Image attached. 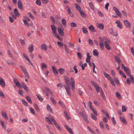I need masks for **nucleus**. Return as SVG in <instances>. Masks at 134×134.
<instances>
[{
    "label": "nucleus",
    "instance_id": "f257e3e1",
    "mask_svg": "<svg viewBox=\"0 0 134 134\" xmlns=\"http://www.w3.org/2000/svg\"><path fill=\"white\" fill-rule=\"evenodd\" d=\"M121 67L122 68L124 69V71L127 75L130 76L131 75L130 70L128 68L126 67L123 64H121Z\"/></svg>",
    "mask_w": 134,
    "mask_h": 134
},
{
    "label": "nucleus",
    "instance_id": "f03ea898",
    "mask_svg": "<svg viewBox=\"0 0 134 134\" xmlns=\"http://www.w3.org/2000/svg\"><path fill=\"white\" fill-rule=\"evenodd\" d=\"M64 87L68 94L69 96H71V94L70 91L71 88L70 85H69V86H66V85H64Z\"/></svg>",
    "mask_w": 134,
    "mask_h": 134
},
{
    "label": "nucleus",
    "instance_id": "7ed1b4c3",
    "mask_svg": "<svg viewBox=\"0 0 134 134\" xmlns=\"http://www.w3.org/2000/svg\"><path fill=\"white\" fill-rule=\"evenodd\" d=\"M70 83L71 85V90L72 91H74L75 90V87L74 81L73 78H70Z\"/></svg>",
    "mask_w": 134,
    "mask_h": 134
},
{
    "label": "nucleus",
    "instance_id": "20e7f679",
    "mask_svg": "<svg viewBox=\"0 0 134 134\" xmlns=\"http://www.w3.org/2000/svg\"><path fill=\"white\" fill-rule=\"evenodd\" d=\"M113 9L115 12L116 14L120 18H121L122 16L121 14V13L120 12L118 9L115 7H113Z\"/></svg>",
    "mask_w": 134,
    "mask_h": 134
},
{
    "label": "nucleus",
    "instance_id": "39448f33",
    "mask_svg": "<svg viewBox=\"0 0 134 134\" xmlns=\"http://www.w3.org/2000/svg\"><path fill=\"white\" fill-rule=\"evenodd\" d=\"M20 68L24 75H25L26 76L28 77H29L28 74V72L25 68L22 65L20 66Z\"/></svg>",
    "mask_w": 134,
    "mask_h": 134
},
{
    "label": "nucleus",
    "instance_id": "423d86ee",
    "mask_svg": "<svg viewBox=\"0 0 134 134\" xmlns=\"http://www.w3.org/2000/svg\"><path fill=\"white\" fill-rule=\"evenodd\" d=\"M123 21L126 27L130 28V24L127 20L125 19L123 20Z\"/></svg>",
    "mask_w": 134,
    "mask_h": 134
},
{
    "label": "nucleus",
    "instance_id": "0eeeda50",
    "mask_svg": "<svg viewBox=\"0 0 134 134\" xmlns=\"http://www.w3.org/2000/svg\"><path fill=\"white\" fill-rule=\"evenodd\" d=\"M53 121V123L55 125L56 127L59 130L61 131V129L60 126L58 124H57L54 118H52L51 119Z\"/></svg>",
    "mask_w": 134,
    "mask_h": 134
},
{
    "label": "nucleus",
    "instance_id": "6e6552de",
    "mask_svg": "<svg viewBox=\"0 0 134 134\" xmlns=\"http://www.w3.org/2000/svg\"><path fill=\"white\" fill-rule=\"evenodd\" d=\"M52 118H54L52 116L49 115L48 118L46 117L45 118L46 119L48 120V121H46L48 122L49 124H52L51 122V121H52V122L53 123V121L51 119H52Z\"/></svg>",
    "mask_w": 134,
    "mask_h": 134
},
{
    "label": "nucleus",
    "instance_id": "1a4fd4ad",
    "mask_svg": "<svg viewBox=\"0 0 134 134\" xmlns=\"http://www.w3.org/2000/svg\"><path fill=\"white\" fill-rule=\"evenodd\" d=\"M0 85L3 87H4L5 86V83L3 79L0 76Z\"/></svg>",
    "mask_w": 134,
    "mask_h": 134
},
{
    "label": "nucleus",
    "instance_id": "9d476101",
    "mask_svg": "<svg viewBox=\"0 0 134 134\" xmlns=\"http://www.w3.org/2000/svg\"><path fill=\"white\" fill-rule=\"evenodd\" d=\"M41 48L42 50L46 51L47 50V46L45 44H42L41 46Z\"/></svg>",
    "mask_w": 134,
    "mask_h": 134
},
{
    "label": "nucleus",
    "instance_id": "9b49d317",
    "mask_svg": "<svg viewBox=\"0 0 134 134\" xmlns=\"http://www.w3.org/2000/svg\"><path fill=\"white\" fill-rule=\"evenodd\" d=\"M18 7L21 10L23 9V8L21 2L20 0H19L18 2Z\"/></svg>",
    "mask_w": 134,
    "mask_h": 134
},
{
    "label": "nucleus",
    "instance_id": "f8f14e48",
    "mask_svg": "<svg viewBox=\"0 0 134 134\" xmlns=\"http://www.w3.org/2000/svg\"><path fill=\"white\" fill-rule=\"evenodd\" d=\"M115 59L116 62L118 63V64L120 65L121 63L122 62L120 60L119 57L117 55H116L115 56Z\"/></svg>",
    "mask_w": 134,
    "mask_h": 134
},
{
    "label": "nucleus",
    "instance_id": "ddd939ff",
    "mask_svg": "<svg viewBox=\"0 0 134 134\" xmlns=\"http://www.w3.org/2000/svg\"><path fill=\"white\" fill-rule=\"evenodd\" d=\"M65 127L68 131V132L71 134H73L74 133L71 129L67 125H65Z\"/></svg>",
    "mask_w": 134,
    "mask_h": 134
},
{
    "label": "nucleus",
    "instance_id": "4468645a",
    "mask_svg": "<svg viewBox=\"0 0 134 134\" xmlns=\"http://www.w3.org/2000/svg\"><path fill=\"white\" fill-rule=\"evenodd\" d=\"M58 30L59 34L61 36H63L64 35V33L61 28L60 27H58Z\"/></svg>",
    "mask_w": 134,
    "mask_h": 134
},
{
    "label": "nucleus",
    "instance_id": "2eb2a0df",
    "mask_svg": "<svg viewBox=\"0 0 134 134\" xmlns=\"http://www.w3.org/2000/svg\"><path fill=\"white\" fill-rule=\"evenodd\" d=\"M115 23L117 24V26L119 28L121 29L122 28V24L121 23L120 21L119 20H118Z\"/></svg>",
    "mask_w": 134,
    "mask_h": 134
},
{
    "label": "nucleus",
    "instance_id": "dca6fc26",
    "mask_svg": "<svg viewBox=\"0 0 134 134\" xmlns=\"http://www.w3.org/2000/svg\"><path fill=\"white\" fill-rule=\"evenodd\" d=\"M104 45L106 48L108 50L110 49V48L109 46L108 42L107 41H105L104 43Z\"/></svg>",
    "mask_w": 134,
    "mask_h": 134
},
{
    "label": "nucleus",
    "instance_id": "f3484780",
    "mask_svg": "<svg viewBox=\"0 0 134 134\" xmlns=\"http://www.w3.org/2000/svg\"><path fill=\"white\" fill-rule=\"evenodd\" d=\"M2 114L3 117L4 118L5 120H7L8 119V117L6 114V113L3 111L1 112Z\"/></svg>",
    "mask_w": 134,
    "mask_h": 134
},
{
    "label": "nucleus",
    "instance_id": "a211bd4d",
    "mask_svg": "<svg viewBox=\"0 0 134 134\" xmlns=\"http://www.w3.org/2000/svg\"><path fill=\"white\" fill-rule=\"evenodd\" d=\"M120 119L124 124L125 125H126L127 124V122L124 117L122 116H120Z\"/></svg>",
    "mask_w": 134,
    "mask_h": 134
},
{
    "label": "nucleus",
    "instance_id": "6ab92c4d",
    "mask_svg": "<svg viewBox=\"0 0 134 134\" xmlns=\"http://www.w3.org/2000/svg\"><path fill=\"white\" fill-rule=\"evenodd\" d=\"M51 27L52 28V31L53 33H55L56 32L57 27L55 26L54 25H51Z\"/></svg>",
    "mask_w": 134,
    "mask_h": 134
},
{
    "label": "nucleus",
    "instance_id": "aec40b11",
    "mask_svg": "<svg viewBox=\"0 0 134 134\" xmlns=\"http://www.w3.org/2000/svg\"><path fill=\"white\" fill-rule=\"evenodd\" d=\"M65 82L67 85L66 86H69V78L67 76H66L64 77Z\"/></svg>",
    "mask_w": 134,
    "mask_h": 134
},
{
    "label": "nucleus",
    "instance_id": "412c9836",
    "mask_svg": "<svg viewBox=\"0 0 134 134\" xmlns=\"http://www.w3.org/2000/svg\"><path fill=\"white\" fill-rule=\"evenodd\" d=\"M67 12L71 17H73L74 16V14L71 11L70 9V8H68L67 10Z\"/></svg>",
    "mask_w": 134,
    "mask_h": 134
},
{
    "label": "nucleus",
    "instance_id": "4be33fe9",
    "mask_svg": "<svg viewBox=\"0 0 134 134\" xmlns=\"http://www.w3.org/2000/svg\"><path fill=\"white\" fill-rule=\"evenodd\" d=\"M97 27L100 29L103 30V29L104 25L102 23L99 24L97 25Z\"/></svg>",
    "mask_w": 134,
    "mask_h": 134
},
{
    "label": "nucleus",
    "instance_id": "5701e85b",
    "mask_svg": "<svg viewBox=\"0 0 134 134\" xmlns=\"http://www.w3.org/2000/svg\"><path fill=\"white\" fill-rule=\"evenodd\" d=\"M28 48L29 49V52L30 53H31L34 49V46L32 44H31V46H29Z\"/></svg>",
    "mask_w": 134,
    "mask_h": 134
},
{
    "label": "nucleus",
    "instance_id": "b1692460",
    "mask_svg": "<svg viewBox=\"0 0 134 134\" xmlns=\"http://www.w3.org/2000/svg\"><path fill=\"white\" fill-rule=\"evenodd\" d=\"M42 65L41 69L42 70H44L47 68V66L45 63H41Z\"/></svg>",
    "mask_w": 134,
    "mask_h": 134
},
{
    "label": "nucleus",
    "instance_id": "393cba45",
    "mask_svg": "<svg viewBox=\"0 0 134 134\" xmlns=\"http://www.w3.org/2000/svg\"><path fill=\"white\" fill-rule=\"evenodd\" d=\"M52 69L55 75H57L58 74L57 71L54 66H52Z\"/></svg>",
    "mask_w": 134,
    "mask_h": 134
},
{
    "label": "nucleus",
    "instance_id": "a878e982",
    "mask_svg": "<svg viewBox=\"0 0 134 134\" xmlns=\"http://www.w3.org/2000/svg\"><path fill=\"white\" fill-rule=\"evenodd\" d=\"M104 76H105V77L107 78L108 80H110L111 79V77L110 75L106 73L105 72H104Z\"/></svg>",
    "mask_w": 134,
    "mask_h": 134
},
{
    "label": "nucleus",
    "instance_id": "bb28decb",
    "mask_svg": "<svg viewBox=\"0 0 134 134\" xmlns=\"http://www.w3.org/2000/svg\"><path fill=\"white\" fill-rule=\"evenodd\" d=\"M93 53V55L96 56H98L99 54V53L98 52L97 50L96 49L94 50Z\"/></svg>",
    "mask_w": 134,
    "mask_h": 134
},
{
    "label": "nucleus",
    "instance_id": "cd10ccee",
    "mask_svg": "<svg viewBox=\"0 0 134 134\" xmlns=\"http://www.w3.org/2000/svg\"><path fill=\"white\" fill-rule=\"evenodd\" d=\"M82 29V31L84 33H85L86 34H88V31L86 27H83Z\"/></svg>",
    "mask_w": 134,
    "mask_h": 134
},
{
    "label": "nucleus",
    "instance_id": "c85d7f7f",
    "mask_svg": "<svg viewBox=\"0 0 134 134\" xmlns=\"http://www.w3.org/2000/svg\"><path fill=\"white\" fill-rule=\"evenodd\" d=\"M75 5L76 6V8L78 11L80 12V11L81 10V8L79 5L77 4H75Z\"/></svg>",
    "mask_w": 134,
    "mask_h": 134
},
{
    "label": "nucleus",
    "instance_id": "c756f323",
    "mask_svg": "<svg viewBox=\"0 0 134 134\" xmlns=\"http://www.w3.org/2000/svg\"><path fill=\"white\" fill-rule=\"evenodd\" d=\"M47 110L50 112L53 113L52 109H51V106L48 104L47 105Z\"/></svg>",
    "mask_w": 134,
    "mask_h": 134
},
{
    "label": "nucleus",
    "instance_id": "7c9ffc66",
    "mask_svg": "<svg viewBox=\"0 0 134 134\" xmlns=\"http://www.w3.org/2000/svg\"><path fill=\"white\" fill-rule=\"evenodd\" d=\"M14 13L16 16H19L20 15V14L19 13L17 9L15 8L14 10Z\"/></svg>",
    "mask_w": 134,
    "mask_h": 134
},
{
    "label": "nucleus",
    "instance_id": "2f4dec72",
    "mask_svg": "<svg viewBox=\"0 0 134 134\" xmlns=\"http://www.w3.org/2000/svg\"><path fill=\"white\" fill-rule=\"evenodd\" d=\"M79 13L82 17L84 18H85L86 17V15L82 10H81V11H80Z\"/></svg>",
    "mask_w": 134,
    "mask_h": 134
},
{
    "label": "nucleus",
    "instance_id": "473e14b6",
    "mask_svg": "<svg viewBox=\"0 0 134 134\" xmlns=\"http://www.w3.org/2000/svg\"><path fill=\"white\" fill-rule=\"evenodd\" d=\"M7 63L9 65H13L14 64V63L13 62L12 60H8L7 61Z\"/></svg>",
    "mask_w": 134,
    "mask_h": 134
},
{
    "label": "nucleus",
    "instance_id": "72a5a7b5",
    "mask_svg": "<svg viewBox=\"0 0 134 134\" xmlns=\"http://www.w3.org/2000/svg\"><path fill=\"white\" fill-rule=\"evenodd\" d=\"M62 24L65 27L66 26V23L65 20L64 19H63L62 20Z\"/></svg>",
    "mask_w": 134,
    "mask_h": 134
},
{
    "label": "nucleus",
    "instance_id": "f704fd0d",
    "mask_svg": "<svg viewBox=\"0 0 134 134\" xmlns=\"http://www.w3.org/2000/svg\"><path fill=\"white\" fill-rule=\"evenodd\" d=\"M58 71L59 73L61 74H63L65 71V70L62 68H60L58 69Z\"/></svg>",
    "mask_w": 134,
    "mask_h": 134
},
{
    "label": "nucleus",
    "instance_id": "c9c22d12",
    "mask_svg": "<svg viewBox=\"0 0 134 134\" xmlns=\"http://www.w3.org/2000/svg\"><path fill=\"white\" fill-rule=\"evenodd\" d=\"M89 29L92 32H94L95 31L94 28L92 25H91L89 27Z\"/></svg>",
    "mask_w": 134,
    "mask_h": 134
},
{
    "label": "nucleus",
    "instance_id": "e433bc0d",
    "mask_svg": "<svg viewBox=\"0 0 134 134\" xmlns=\"http://www.w3.org/2000/svg\"><path fill=\"white\" fill-rule=\"evenodd\" d=\"M89 4L90 7L91 8L92 10H94V5L92 2L89 3Z\"/></svg>",
    "mask_w": 134,
    "mask_h": 134
},
{
    "label": "nucleus",
    "instance_id": "4c0bfd02",
    "mask_svg": "<svg viewBox=\"0 0 134 134\" xmlns=\"http://www.w3.org/2000/svg\"><path fill=\"white\" fill-rule=\"evenodd\" d=\"M50 99L53 104L54 105H55L56 104V102L54 99L52 97H50Z\"/></svg>",
    "mask_w": 134,
    "mask_h": 134
},
{
    "label": "nucleus",
    "instance_id": "58836bf2",
    "mask_svg": "<svg viewBox=\"0 0 134 134\" xmlns=\"http://www.w3.org/2000/svg\"><path fill=\"white\" fill-rule=\"evenodd\" d=\"M37 97L38 98V99L41 102H42L43 98L41 97V96L40 95H36Z\"/></svg>",
    "mask_w": 134,
    "mask_h": 134
},
{
    "label": "nucleus",
    "instance_id": "ea45409f",
    "mask_svg": "<svg viewBox=\"0 0 134 134\" xmlns=\"http://www.w3.org/2000/svg\"><path fill=\"white\" fill-rule=\"evenodd\" d=\"M91 110L93 111V113L95 115H97V111L96 109L94 108H92V109H91Z\"/></svg>",
    "mask_w": 134,
    "mask_h": 134
},
{
    "label": "nucleus",
    "instance_id": "a19ab883",
    "mask_svg": "<svg viewBox=\"0 0 134 134\" xmlns=\"http://www.w3.org/2000/svg\"><path fill=\"white\" fill-rule=\"evenodd\" d=\"M95 87L96 89L97 92L98 93V92H99V90H100V88L99 87V86L98 85H97Z\"/></svg>",
    "mask_w": 134,
    "mask_h": 134
},
{
    "label": "nucleus",
    "instance_id": "79ce46f5",
    "mask_svg": "<svg viewBox=\"0 0 134 134\" xmlns=\"http://www.w3.org/2000/svg\"><path fill=\"white\" fill-rule=\"evenodd\" d=\"M70 26L72 27H76L77 26V24L75 23L71 22L70 24Z\"/></svg>",
    "mask_w": 134,
    "mask_h": 134
},
{
    "label": "nucleus",
    "instance_id": "37998d69",
    "mask_svg": "<svg viewBox=\"0 0 134 134\" xmlns=\"http://www.w3.org/2000/svg\"><path fill=\"white\" fill-rule=\"evenodd\" d=\"M122 112H125L126 111L127 108L126 106L122 105Z\"/></svg>",
    "mask_w": 134,
    "mask_h": 134
},
{
    "label": "nucleus",
    "instance_id": "c03bdc74",
    "mask_svg": "<svg viewBox=\"0 0 134 134\" xmlns=\"http://www.w3.org/2000/svg\"><path fill=\"white\" fill-rule=\"evenodd\" d=\"M116 97L119 99H120L121 98V95L118 92H116Z\"/></svg>",
    "mask_w": 134,
    "mask_h": 134
},
{
    "label": "nucleus",
    "instance_id": "a18cd8bd",
    "mask_svg": "<svg viewBox=\"0 0 134 134\" xmlns=\"http://www.w3.org/2000/svg\"><path fill=\"white\" fill-rule=\"evenodd\" d=\"M79 114H80L81 116L83 118H84L86 117V116H87V115L86 114H84L82 112H80Z\"/></svg>",
    "mask_w": 134,
    "mask_h": 134
},
{
    "label": "nucleus",
    "instance_id": "49530a36",
    "mask_svg": "<svg viewBox=\"0 0 134 134\" xmlns=\"http://www.w3.org/2000/svg\"><path fill=\"white\" fill-rule=\"evenodd\" d=\"M26 98L27 99V101L29 102L31 104L32 103V100L28 96H27L26 97Z\"/></svg>",
    "mask_w": 134,
    "mask_h": 134
},
{
    "label": "nucleus",
    "instance_id": "de8ad7c7",
    "mask_svg": "<svg viewBox=\"0 0 134 134\" xmlns=\"http://www.w3.org/2000/svg\"><path fill=\"white\" fill-rule=\"evenodd\" d=\"M91 116L92 117V118L93 119L96 120H97V118L96 117V116L94 115L93 114H91Z\"/></svg>",
    "mask_w": 134,
    "mask_h": 134
},
{
    "label": "nucleus",
    "instance_id": "09e8293b",
    "mask_svg": "<svg viewBox=\"0 0 134 134\" xmlns=\"http://www.w3.org/2000/svg\"><path fill=\"white\" fill-rule=\"evenodd\" d=\"M64 114L65 116L66 117V118L68 120L70 119V118L69 116L68 115V113L66 111L64 112Z\"/></svg>",
    "mask_w": 134,
    "mask_h": 134
},
{
    "label": "nucleus",
    "instance_id": "8fccbe9b",
    "mask_svg": "<svg viewBox=\"0 0 134 134\" xmlns=\"http://www.w3.org/2000/svg\"><path fill=\"white\" fill-rule=\"evenodd\" d=\"M30 110L31 112L33 115H35V111L34 109L32 107H30Z\"/></svg>",
    "mask_w": 134,
    "mask_h": 134
},
{
    "label": "nucleus",
    "instance_id": "3c124183",
    "mask_svg": "<svg viewBox=\"0 0 134 134\" xmlns=\"http://www.w3.org/2000/svg\"><path fill=\"white\" fill-rule=\"evenodd\" d=\"M0 122L2 127H4V129H5L6 128V126H5L3 121L2 120H1L0 121Z\"/></svg>",
    "mask_w": 134,
    "mask_h": 134
},
{
    "label": "nucleus",
    "instance_id": "603ef678",
    "mask_svg": "<svg viewBox=\"0 0 134 134\" xmlns=\"http://www.w3.org/2000/svg\"><path fill=\"white\" fill-rule=\"evenodd\" d=\"M130 79L132 83H134V78L133 76L131 75L130 76Z\"/></svg>",
    "mask_w": 134,
    "mask_h": 134
},
{
    "label": "nucleus",
    "instance_id": "864d4df0",
    "mask_svg": "<svg viewBox=\"0 0 134 134\" xmlns=\"http://www.w3.org/2000/svg\"><path fill=\"white\" fill-rule=\"evenodd\" d=\"M45 89L46 90V91L48 93H49L52 94V91L50 90L49 89V88L46 87L45 88Z\"/></svg>",
    "mask_w": 134,
    "mask_h": 134
},
{
    "label": "nucleus",
    "instance_id": "5fc2aeb1",
    "mask_svg": "<svg viewBox=\"0 0 134 134\" xmlns=\"http://www.w3.org/2000/svg\"><path fill=\"white\" fill-rule=\"evenodd\" d=\"M22 101L24 104L26 105V106H27L28 105V104L27 103L26 101L23 99H22Z\"/></svg>",
    "mask_w": 134,
    "mask_h": 134
},
{
    "label": "nucleus",
    "instance_id": "6e6d98bb",
    "mask_svg": "<svg viewBox=\"0 0 134 134\" xmlns=\"http://www.w3.org/2000/svg\"><path fill=\"white\" fill-rule=\"evenodd\" d=\"M34 106L36 110L37 111H39L40 110L39 108L38 107L37 105L36 104H34Z\"/></svg>",
    "mask_w": 134,
    "mask_h": 134
},
{
    "label": "nucleus",
    "instance_id": "4d7b16f0",
    "mask_svg": "<svg viewBox=\"0 0 134 134\" xmlns=\"http://www.w3.org/2000/svg\"><path fill=\"white\" fill-rule=\"evenodd\" d=\"M73 69L75 71V73H77V72L78 71L77 69V66L76 65H75L74 66Z\"/></svg>",
    "mask_w": 134,
    "mask_h": 134
},
{
    "label": "nucleus",
    "instance_id": "13d9d810",
    "mask_svg": "<svg viewBox=\"0 0 134 134\" xmlns=\"http://www.w3.org/2000/svg\"><path fill=\"white\" fill-rule=\"evenodd\" d=\"M77 55L78 57L79 58L81 59L82 57V55L79 52H78L77 53Z\"/></svg>",
    "mask_w": 134,
    "mask_h": 134
},
{
    "label": "nucleus",
    "instance_id": "bf43d9fd",
    "mask_svg": "<svg viewBox=\"0 0 134 134\" xmlns=\"http://www.w3.org/2000/svg\"><path fill=\"white\" fill-rule=\"evenodd\" d=\"M57 44L60 47H62L63 46V44L61 42H58Z\"/></svg>",
    "mask_w": 134,
    "mask_h": 134
},
{
    "label": "nucleus",
    "instance_id": "052dcab7",
    "mask_svg": "<svg viewBox=\"0 0 134 134\" xmlns=\"http://www.w3.org/2000/svg\"><path fill=\"white\" fill-rule=\"evenodd\" d=\"M15 84L16 85L17 87H18L19 88H21L22 87V86L19 82L17 83H16V84Z\"/></svg>",
    "mask_w": 134,
    "mask_h": 134
},
{
    "label": "nucleus",
    "instance_id": "680f3d73",
    "mask_svg": "<svg viewBox=\"0 0 134 134\" xmlns=\"http://www.w3.org/2000/svg\"><path fill=\"white\" fill-rule=\"evenodd\" d=\"M114 79V80L115 83L116 84L119 83V81L118 79L117 78L115 77Z\"/></svg>",
    "mask_w": 134,
    "mask_h": 134
},
{
    "label": "nucleus",
    "instance_id": "e2e57ef3",
    "mask_svg": "<svg viewBox=\"0 0 134 134\" xmlns=\"http://www.w3.org/2000/svg\"><path fill=\"white\" fill-rule=\"evenodd\" d=\"M23 88L24 90L27 92H28L29 90L28 89L27 86L26 85H24Z\"/></svg>",
    "mask_w": 134,
    "mask_h": 134
},
{
    "label": "nucleus",
    "instance_id": "0e129e2a",
    "mask_svg": "<svg viewBox=\"0 0 134 134\" xmlns=\"http://www.w3.org/2000/svg\"><path fill=\"white\" fill-rule=\"evenodd\" d=\"M91 57V56L90 55L89 57H87V58H86V63H88L90 61Z\"/></svg>",
    "mask_w": 134,
    "mask_h": 134
},
{
    "label": "nucleus",
    "instance_id": "69168bd1",
    "mask_svg": "<svg viewBox=\"0 0 134 134\" xmlns=\"http://www.w3.org/2000/svg\"><path fill=\"white\" fill-rule=\"evenodd\" d=\"M100 48L101 49H103L104 48V45L103 43L99 44Z\"/></svg>",
    "mask_w": 134,
    "mask_h": 134
},
{
    "label": "nucleus",
    "instance_id": "338daca9",
    "mask_svg": "<svg viewBox=\"0 0 134 134\" xmlns=\"http://www.w3.org/2000/svg\"><path fill=\"white\" fill-rule=\"evenodd\" d=\"M92 102L90 101H89L88 102V105L89 106L90 109H92V108H93V107L92 106Z\"/></svg>",
    "mask_w": 134,
    "mask_h": 134
},
{
    "label": "nucleus",
    "instance_id": "774afa93",
    "mask_svg": "<svg viewBox=\"0 0 134 134\" xmlns=\"http://www.w3.org/2000/svg\"><path fill=\"white\" fill-rule=\"evenodd\" d=\"M36 3L38 5H41V3L40 0H37L36 1Z\"/></svg>",
    "mask_w": 134,
    "mask_h": 134
}]
</instances>
